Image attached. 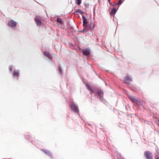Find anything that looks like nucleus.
<instances>
[{"instance_id":"f257e3e1","label":"nucleus","mask_w":159,"mask_h":159,"mask_svg":"<svg viewBox=\"0 0 159 159\" xmlns=\"http://www.w3.org/2000/svg\"><path fill=\"white\" fill-rule=\"evenodd\" d=\"M85 86L91 93H93L96 96H97L101 102L105 101L103 98V92L101 89H97L96 90L95 88L93 89L88 84H86Z\"/></svg>"},{"instance_id":"f03ea898","label":"nucleus","mask_w":159,"mask_h":159,"mask_svg":"<svg viewBox=\"0 0 159 159\" xmlns=\"http://www.w3.org/2000/svg\"><path fill=\"white\" fill-rule=\"evenodd\" d=\"M83 20V25L85 27H87L89 29H93L95 27V25L94 23H93L92 21L89 22L86 17L83 15L82 16Z\"/></svg>"},{"instance_id":"7ed1b4c3","label":"nucleus","mask_w":159,"mask_h":159,"mask_svg":"<svg viewBox=\"0 0 159 159\" xmlns=\"http://www.w3.org/2000/svg\"><path fill=\"white\" fill-rule=\"evenodd\" d=\"M69 107L76 114H78L79 111L78 106L73 102H70Z\"/></svg>"},{"instance_id":"20e7f679","label":"nucleus","mask_w":159,"mask_h":159,"mask_svg":"<svg viewBox=\"0 0 159 159\" xmlns=\"http://www.w3.org/2000/svg\"><path fill=\"white\" fill-rule=\"evenodd\" d=\"M11 74L13 79L18 80L20 75V70L19 69H14Z\"/></svg>"},{"instance_id":"39448f33","label":"nucleus","mask_w":159,"mask_h":159,"mask_svg":"<svg viewBox=\"0 0 159 159\" xmlns=\"http://www.w3.org/2000/svg\"><path fill=\"white\" fill-rule=\"evenodd\" d=\"M119 7V6L117 8L116 7H113L111 8V7L109 6L108 7V10L110 15L111 16L114 15L117 11Z\"/></svg>"},{"instance_id":"423d86ee","label":"nucleus","mask_w":159,"mask_h":159,"mask_svg":"<svg viewBox=\"0 0 159 159\" xmlns=\"http://www.w3.org/2000/svg\"><path fill=\"white\" fill-rule=\"evenodd\" d=\"M129 99L130 101L133 103H135L138 105H141L142 103L140 100H138L135 98L134 97L131 96L129 97Z\"/></svg>"},{"instance_id":"0eeeda50","label":"nucleus","mask_w":159,"mask_h":159,"mask_svg":"<svg viewBox=\"0 0 159 159\" xmlns=\"http://www.w3.org/2000/svg\"><path fill=\"white\" fill-rule=\"evenodd\" d=\"M7 25L13 29V28L16 27L17 25V22L14 20L11 19L8 22Z\"/></svg>"},{"instance_id":"6e6552de","label":"nucleus","mask_w":159,"mask_h":159,"mask_svg":"<svg viewBox=\"0 0 159 159\" xmlns=\"http://www.w3.org/2000/svg\"><path fill=\"white\" fill-rule=\"evenodd\" d=\"M144 155L147 159H152V154L149 151H146L144 152Z\"/></svg>"},{"instance_id":"1a4fd4ad","label":"nucleus","mask_w":159,"mask_h":159,"mask_svg":"<svg viewBox=\"0 0 159 159\" xmlns=\"http://www.w3.org/2000/svg\"><path fill=\"white\" fill-rule=\"evenodd\" d=\"M132 81L131 77L128 75H126L124 78L123 82L126 84H129L130 81Z\"/></svg>"},{"instance_id":"9d476101","label":"nucleus","mask_w":159,"mask_h":159,"mask_svg":"<svg viewBox=\"0 0 159 159\" xmlns=\"http://www.w3.org/2000/svg\"><path fill=\"white\" fill-rule=\"evenodd\" d=\"M43 55L47 57L48 59L50 60H52V57L51 54L48 52L47 51H44L43 52Z\"/></svg>"},{"instance_id":"9b49d317","label":"nucleus","mask_w":159,"mask_h":159,"mask_svg":"<svg viewBox=\"0 0 159 159\" xmlns=\"http://www.w3.org/2000/svg\"><path fill=\"white\" fill-rule=\"evenodd\" d=\"M41 150L51 158H52V154L50 151L45 149H42Z\"/></svg>"},{"instance_id":"f8f14e48","label":"nucleus","mask_w":159,"mask_h":159,"mask_svg":"<svg viewBox=\"0 0 159 159\" xmlns=\"http://www.w3.org/2000/svg\"><path fill=\"white\" fill-rule=\"evenodd\" d=\"M90 53L91 52L90 49L88 48H85L83 51V54L86 55H90Z\"/></svg>"},{"instance_id":"ddd939ff","label":"nucleus","mask_w":159,"mask_h":159,"mask_svg":"<svg viewBox=\"0 0 159 159\" xmlns=\"http://www.w3.org/2000/svg\"><path fill=\"white\" fill-rule=\"evenodd\" d=\"M34 20L37 26H39L41 25L42 21L40 19L37 17H35L34 18Z\"/></svg>"},{"instance_id":"4468645a","label":"nucleus","mask_w":159,"mask_h":159,"mask_svg":"<svg viewBox=\"0 0 159 159\" xmlns=\"http://www.w3.org/2000/svg\"><path fill=\"white\" fill-rule=\"evenodd\" d=\"M58 70L59 74L61 75H62L63 73V70L62 67H61V66L60 65H59L58 66Z\"/></svg>"},{"instance_id":"2eb2a0df","label":"nucleus","mask_w":159,"mask_h":159,"mask_svg":"<svg viewBox=\"0 0 159 159\" xmlns=\"http://www.w3.org/2000/svg\"><path fill=\"white\" fill-rule=\"evenodd\" d=\"M92 30L93 29H89L88 28H87V27H85V28H83L82 30L80 32H88L89 30Z\"/></svg>"},{"instance_id":"dca6fc26","label":"nucleus","mask_w":159,"mask_h":159,"mask_svg":"<svg viewBox=\"0 0 159 159\" xmlns=\"http://www.w3.org/2000/svg\"><path fill=\"white\" fill-rule=\"evenodd\" d=\"M13 66L12 65H11L9 66L8 67L9 71L10 74L11 73L13 72L12 69L13 68Z\"/></svg>"},{"instance_id":"f3484780","label":"nucleus","mask_w":159,"mask_h":159,"mask_svg":"<svg viewBox=\"0 0 159 159\" xmlns=\"http://www.w3.org/2000/svg\"><path fill=\"white\" fill-rule=\"evenodd\" d=\"M81 10L80 9H77L75 11V12L74 13L75 14H76V15H78L79 13H80Z\"/></svg>"},{"instance_id":"a211bd4d","label":"nucleus","mask_w":159,"mask_h":159,"mask_svg":"<svg viewBox=\"0 0 159 159\" xmlns=\"http://www.w3.org/2000/svg\"><path fill=\"white\" fill-rule=\"evenodd\" d=\"M56 21L57 22H59L61 23H63V21L62 20L61 18H57V19Z\"/></svg>"},{"instance_id":"6ab92c4d","label":"nucleus","mask_w":159,"mask_h":159,"mask_svg":"<svg viewBox=\"0 0 159 159\" xmlns=\"http://www.w3.org/2000/svg\"><path fill=\"white\" fill-rule=\"evenodd\" d=\"M76 3L78 5H80L81 3V0H75Z\"/></svg>"},{"instance_id":"aec40b11","label":"nucleus","mask_w":159,"mask_h":159,"mask_svg":"<svg viewBox=\"0 0 159 159\" xmlns=\"http://www.w3.org/2000/svg\"><path fill=\"white\" fill-rule=\"evenodd\" d=\"M123 3V0H119L117 4H118L119 6H120Z\"/></svg>"},{"instance_id":"412c9836","label":"nucleus","mask_w":159,"mask_h":159,"mask_svg":"<svg viewBox=\"0 0 159 159\" xmlns=\"http://www.w3.org/2000/svg\"><path fill=\"white\" fill-rule=\"evenodd\" d=\"M117 5H119L118 4H117V3H115V2H112V6L113 7H116Z\"/></svg>"},{"instance_id":"4be33fe9","label":"nucleus","mask_w":159,"mask_h":159,"mask_svg":"<svg viewBox=\"0 0 159 159\" xmlns=\"http://www.w3.org/2000/svg\"><path fill=\"white\" fill-rule=\"evenodd\" d=\"M84 13L85 14H87L86 12H84V11H82L81 10V11L80 12V14L82 15V16H83V15H84L83 14H84Z\"/></svg>"},{"instance_id":"5701e85b","label":"nucleus","mask_w":159,"mask_h":159,"mask_svg":"<svg viewBox=\"0 0 159 159\" xmlns=\"http://www.w3.org/2000/svg\"><path fill=\"white\" fill-rule=\"evenodd\" d=\"M84 6L86 7H87L89 6V4L88 3H85Z\"/></svg>"},{"instance_id":"b1692460","label":"nucleus","mask_w":159,"mask_h":159,"mask_svg":"<svg viewBox=\"0 0 159 159\" xmlns=\"http://www.w3.org/2000/svg\"><path fill=\"white\" fill-rule=\"evenodd\" d=\"M95 7H96V5L95 6H94L93 8V12L95 11V10H96Z\"/></svg>"},{"instance_id":"393cba45","label":"nucleus","mask_w":159,"mask_h":159,"mask_svg":"<svg viewBox=\"0 0 159 159\" xmlns=\"http://www.w3.org/2000/svg\"><path fill=\"white\" fill-rule=\"evenodd\" d=\"M108 2L110 5H112V2H111V1H110V2Z\"/></svg>"},{"instance_id":"a878e982","label":"nucleus","mask_w":159,"mask_h":159,"mask_svg":"<svg viewBox=\"0 0 159 159\" xmlns=\"http://www.w3.org/2000/svg\"><path fill=\"white\" fill-rule=\"evenodd\" d=\"M120 155H118V157H117L118 158L119 157V158H120Z\"/></svg>"},{"instance_id":"bb28decb","label":"nucleus","mask_w":159,"mask_h":159,"mask_svg":"<svg viewBox=\"0 0 159 159\" xmlns=\"http://www.w3.org/2000/svg\"><path fill=\"white\" fill-rule=\"evenodd\" d=\"M155 159H159V157L158 156L155 158Z\"/></svg>"},{"instance_id":"cd10ccee","label":"nucleus","mask_w":159,"mask_h":159,"mask_svg":"<svg viewBox=\"0 0 159 159\" xmlns=\"http://www.w3.org/2000/svg\"><path fill=\"white\" fill-rule=\"evenodd\" d=\"M95 14V11H94V12H93V16H94Z\"/></svg>"},{"instance_id":"c85d7f7f","label":"nucleus","mask_w":159,"mask_h":159,"mask_svg":"<svg viewBox=\"0 0 159 159\" xmlns=\"http://www.w3.org/2000/svg\"><path fill=\"white\" fill-rule=\"evenodd\" d=\"M157 124L159 125V119L158 120V122H157Z\"/></svg>"},{"instance_id":"c756f323","label":"nucleus","mask_w":159,"mask_h":159,"mask_svg":"<svg viewBox=\"0 0 159 159\" xmlns=\"http://www.w3.org/2000/svg\"><path fill=\"white\" fill-rule=\"evenodd\" d=\"M70 28H71V29H73V26H71Z\"/></svg>"},{"instance_id":"7c9ffc66","label":"nucleus","mask_w":159,"mask_h":159,"mask_svg":"<svg viewBox=\"0 0 159 159\" xmlns=\"http://www.w3.org/2000/svg\"><path fill=\"white\" fill-rule=\"evenodd\" d=\"M107 1L108 2H110L111 1V0H107Z\"/></svg>"},{"instance_id":"2f4dec72","label":"nucleus","mask_w":159,"mask_h":159,"mask_svg":"<svg viewBox=\"0 0 159 159\" xmlns=\"http://www.w3.org/2000/svg\"><path fill=\"white\" fill-rule=\"evenodd\" d=\"M78 116H79V117H80V114H78Z\"/></svg>"}]
</instances>
